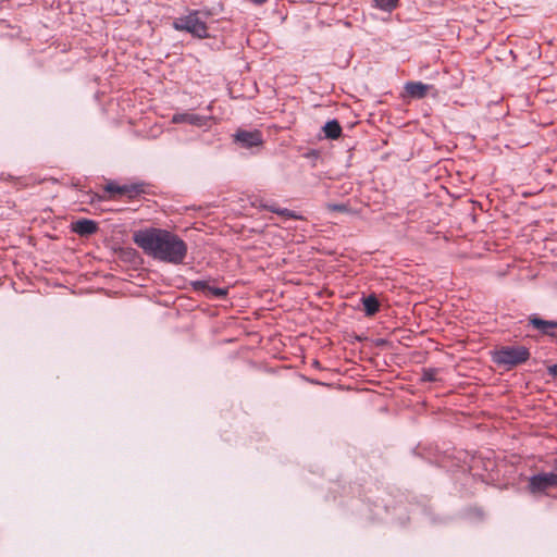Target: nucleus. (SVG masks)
Here are the masks:
<instances>
[{
    "instance_id": "obj_14",
    "label": "nucleus",
    "mask_w": 557,
    "mask_h": 557,
    "mask_svg": "<svg viewBox=\"0 0 557 557\" xmlns=\"http://www.w3.org/2000/svg\"><path fill=\"white\" fill-rule=\"evenodd\" d=\"M270 210L274 213H277V214L288 218V219H299L298 215H296L293 211H290L288 209H278V208L271 207Z\"/></svg>"
},
{
    "instance_id": "obj_18",
    "label": "nucleus",
    "mask_w": 557,
    "mask_h": 557,
    "mask_svg": "<svg viewBox=\"0 0 557 557\" xmlns=\"http://www.w3.org/2000/svg\"><path fill=\"white\" fill-rule=\"evenodd\" d=\"M548 373L554 377H557V363L548 368Z\"/></svg>"
},
{
    "instance_id": "obj_6",
    "label": "nucleus",
    "mask_w": 557,
    "mask_h": 557,
    "mask_svg": "<svg viewBox=\"0 0 557 557\" xmlns=\"http://www.w3.org/2000/svg\"><path fill=\"white\" fill-rule=\"evenodd\" d=\"M529 323L533 329L541 332L542 335H546L553 338H557V322L544 320L535 314L529 318Z\"/></svg>"
},
{
    "instance_id": "obj_9",
    "label": "nucleus",
    "mask_w": 557,
    "mask_h": 557,
    "mask_svg": "<svg viewBox=\"0 0 557 557\" xmlns=\"http://www.w3.org/2000/svg\"><path fill=\"white\" fill-rule=\"evenodd\" d=\"M72 230L81 236H88L97 232L98 225L92 220L82 219L73 223Z\"/></svg>"
},
{
    "instance_id": "obj_16",
    "label": "nucleus",
    "mask_w": 557,
    "mask_h": 557,
    "mask_svg": "<svg viewBox=\"0 0 557 557\" xmlns=\"http://www.w3.org/2000/svg\"><path fill=\"white\" fill-rule=\"evenodd\" d=\"M208 293L216 298H223L226 296L227 290L219 287H208Z\"/></svg>"
},
{
    "instance_id": "obj_13",
    "label": "nucleus",
    "mask_w": 557,
    "mask_h": 557,
    "mask_svg": "<svg viewBox=\"0 0 557 557\" xmlns=\"http://www.w3.org/2000/svg\"><path fill=\"white\" fill-rule=\"evenodd\" d=\"M399 0H375L376 7L384 11H393L398 5Z\"/></svg>"
},
{
    "instance_id": "obj_5",
    "label": "nucleus",
    "mask_w": 557,
    "mask_h": 557,
    "mask_svg": "<svg viewBox=\"0 0 557 557\" xmlns=\"http://www.w3.org/2000/svg\"><path fill=\"white\" fill-rule=\"evenodd\" d=\"M104 190L110 193L111 199L115 198V195L127 196L128 198H135L140 193H143V187L140 185H117L115 183H108L104 186Z\"/></svg>"
},
{
    "instance_id": "obj_15",
    "label": "nucleus",
    "mask_w": 557,
    "mask_h": 557,
    "mask_svg": "<svg viewBox=\"0 0 557 557\" xmlns=\"http://www.w3.org/2000/svg\"><path fill=\"white\" fill-rule=\"evenodd\" d=\"M327 210L338 212H349V207L346 203H327Z\"/></svg>"
},
{
    "instance_id": "obj_8",
    "label": "nucleus",
    "mask_w": 557,
    "mask_h": 557,
    "mask_svg": "<svg viewBox=\"0 0 557 557\" xmlns=\"http://www.w3.org/2000/svg\"><path fill=\"white\" fill-rule=\"evenodd\" d=\"M172 122L176 123V124L187 123V124L196 125V126H205L207 123V119L205 116H201L198 114L185 112V113L174 114L172 117Z\"/></svg>"
},
{
    "instance_id": "obj_3",
    "label": "nucleus",
    "mask_w": 557,
    "mask_h": 557,
    "mask_svg": "<svg viewBox=\"0 0 557 557\" xmlns=\"http://www.w3.org/2000/svg\"><path fill=\"white\" fill-rule=\"evenodd\" d=\"M200 11H191L187 15L177 17L173 27L180 32H187L199 39L208 38L209 32L206 22L200 17Z\"/></svg>"
},
{
    "instance_id": "obj_7",
    "label": "nucleus",
    "mask_w": 557,
    "mask_h": 557,
    "mask_svg": "<svg viewBox=\"0 0 557 557\" xmlns=\"http://www.w3.org/2000/svg\"><path fill=\"white\" fill-rule=\"evenodd\" d=\"M235 140L239 143L245 148H251L256 146H260L262 140V134L259 131H238L235 134Z\"/></svg>"
},
{
    "instance_id": "obj_1",
    "label": "nucleus",
    "mask_w": 557,
    "mask_h": 557,
    "mask_svg": "<svg viewBox=\"0 0 557 557\" xmlns=\"http://www.w3.org/2000/svg\"><path fill=\"white\" fill-rule=\"evenodd\" d=\"M135 244L154 259L180 264L187 255V245L176 234L161 228H148L134 235Z\"/></svg>"
},
{
    "instance_id": "obj_10",
    "label": "nucleus",
    "mask_w": 557,
    "mask_h": 557,
    "mask_svg": "<svg viewBox=\"0 0 557 557\" xmlns=\"http://www.w3.org/2000/svg\"><path fill=\"white\" fill-rule=\"evenodd\" d=\"M430 88H431V86L425 85L421 82H409L405 86L406 92L410 97L417 98V99L424 98Z\"/></svg>"
},
{
    "instance_id": "obj_4",
    "label": "nucleus",
    "mask_w": 557,
    "mask_h": 557,
    "mask_svg": "<svg viewBox=\"0 0 557 557\" xmlns=\"http://www.w3.org/2000/svg\"><path fill=\"white\" fill-rule=\"evenodd\" d=\"M555 486H557V472L539 473L529 480V488L533 494L543 493Z\"/></svg>"
},
{
    "instance_id": "obj_12",
    "label": "nucleus",
    "mask_w": 557,
    "mask_h": 557,
    "mask_svg": "<svg viewBox=\"0 0 557 557\" xmlns=\"http://www.w3.org/2000/svg\"><path fill=\"white\" fill-rule=\"evenodd\" d=\"M325 136L331 139H337L342 134V127L336 120L326 122L323 127Z\"/></svg>"
},
{
    "instance_id": "obj_2",
    "label": "nucleus",
    "mask_w": 557,
    "mask_h": 557,
    "mask_svg": "<svg viewBox=\"0 0 557 557\" xmlns=\"http://www.w3.org/2000/svg\"><path fill=\"white\" fill-rule=\"evenodd\" d=\"M530 351L524 346H503L493 354V361L498 366L512 369L527 362Z\"/></svg>"
},
{
    "instance_id": "obj_19",
    "label": "nucleus",
    "mask_w": 557,
    "mask_h": 557,
    "mask_svg": "<svg viewBox=\"0 0 557 557\" xmlns=\"http://www.w3.org/2000/svg\"><path fill=\"white\" fill-rule=\"evenodd\" d=\"M250 2H252L253 4H257V5H262L264 4L268 0H249Z\"/></svg>"
},
{
    "instance_id": "obj_11",
    "label": "nucleus",
    "mask_w": 557,
    "mask_h": 557,
    "mask_svg": "<svg viewBox=\"0 0 557 557\" xmlns=\"http://www.w3.org/2000/svg\"><path fill=\"white\" fill-rule=\"evenodd\" d=\"M364 313L368 317L374 315L380 309V302L374 295L362 298Z\"/></svg>"
},
{
    "instance_id": "obj_17",
    "label": "nucleus",
    "mask_w": 557,
    "mask_h": 557,
    "mask_svg": "<svg viewBox=\"0 0 557 557\" xmlns=\"http://www.w3.org/2000/svg\"><path fill=\"white\" fill-rule=\"evenodd\" d=\"M423 379L425 381H434L435 380V372L433 370L424 371Z\"/></svg>"
}]
</instances>
